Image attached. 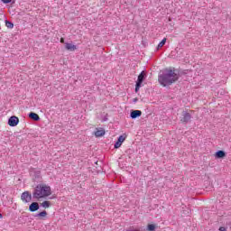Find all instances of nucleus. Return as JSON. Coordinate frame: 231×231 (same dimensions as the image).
Here are the masks:
<instances>
[{
  "instance_id": "nucleus-9",
  "label": "nucleus",
  "mask_w": 231,
  "mask_h": 231,
  "mask_svg": "<svg viewBox=\"0 0 231 231\" xmlns=\"http://www.w3.org/2000/svg\"><path fill=\"white\" fill-rule=\"evenodd\" d=\"M94 134L96 138H100L106 134V130L104 128H97V130L94 132Z\"/></svg>"
},
{
  "instance_id": "nucleus-2",
  "label": "nucleus",
  "mask_w": 231,
  "mask_h": 231,
  "mask_svg": "<svg viewBox=\"0 0 231 231\" xmlns=\"http://www.w3.org/2000/svg\"><path fill=\"white\" fill-rule=\"evenodd\" d=\"M48 196H51V187L44 183H41L34 188L32 192L33 199L39 200L44 198H48Z\"/></svg>"
},
{
  "instance_id": "nucleus-22",
  "label": "nucleus",
  "mask_w": 231,
  "mask_h": 231,
  "mask_svg": "<svg viewBox=\"0 0 231 231\" xmlns=\"http://www.w3.org/2000/svg\"><path fill=\"white\" fill-rule=\"evenodd\" d=\"M218 230H219V231H226V227H225V226H220Z\"/></svg>"
},
{
  "instance_id": "nucleus-11",
  "label": "nucleus",
  "mask_w": 231,
  "mask_h": 231,
  "mask_svg": "<svg viewBox=\"0 0 231 231\" xmlns=\"http://www.w3.org/2000/svg\"><path fill=\"white\" fill-rule=\"evenodd\" d=\"M29 118H31V120H33L34 122H39V120H41V117L35 112L29 113Z\"/></svg>"
},
{
  "instance_id": "nucleus-13",
  "label": "nucleus",
  "mask_w": 231,
  "mask_h": 231,
  "mask_svg": "<svg viewBox=\"0 0 231 231\" xmlns=\"http://www.w3.org/2000/svg\"><path fill=\"white\" fill-rule=\"evenodd\" d=\"M65 48L68 51H75V50H77V45H74L73 43H65Z\"/></svg>"
},
{
  "instance_id": "nucleus-4",
  "label": "nucleus",
  "mask_w": 231,
  "mask_h": 231,
  "mask_svg": "<svg viewBox=\"0 0 231 231\" xmlns=\"http://www.w3.org/2000/svg\"><path fill=\"white\" fill-rule=\"evenodd\" d=\"M21 199L23 203H30L32 201V193L30 191H24L21 195Z\"/></svg>"
},
{
  "instance_id": "nucleus-3",
  "label": "nucleus",
  "mask_w": 231,
  "mask_h": 231,
  "mask_svg": "<svg viewBox=\"0 0 231 231\" xmlns=\"http://www.w3.org/2000/svg\"><path fill=\"white\" fill-rule=\"evenodd\" d=\"M191 118H192V116L190 115V113H189L187 111H183L182 117L180 118V122H182V124H189V122H190Z\"/></svg>"
},
{
  "instance_id": "nucleus-7",
  "label": "nucleus",
  "mask_w": 231,
  "mask_h": 231,
  "mask_svg": "<svg viewBox=\"0 0 231 231\" xmlns=\"http://www.w3.org/2000/svg\"><path fill=\"white\" fill-rule=\"evenodd\" d=\"M147 78V74H145V71H142L139 75H138V78H137V81L136 83L137 84H143V80H145V79Z\"/></svg>"
},
{
  "instance_id": "nucleus-12",
  "label": "nucleus",
  "mask_w": 231,
  "mask_h": 231,
  "mask_svg": "<svg viewBox=\"0 0 231 231\" xmlns=\"http://www.w3.org/2000/svg\"><path fill=\"white\" fill-rule=\"evenodd\" d=\"M225 156H226V152H225V151H223V150H218L215 153V157L217 159H223V158H225Z\"/></svg>"
},
{
  "instance_id": "nucleus-14",
  "label": "nucleus",
  "mask_w": 231,
  "mask_h": 231,
  "mask_svg": "<svg viewBox=\"0 0 231 231\" xmlns=\"http://www.w3.org/2000/svg\"><path fill=\"white\" fill-rule=\"evenodd\" d=\"M41 207L43 208H50V207H51V202L44 200L42 203H41Z\"/></svg>"
},
{
  "instance_id": "nucleus-6",
  "label": "nucleus",
  "mask_w": 231,
  "mask_h": 231,
  "mask_svg": "<svg viewBox=\"0 0 231 231\" xmlns=\"http://www.w3.org/2000/svg\"><path fill=\"white\" fill-rule=\"evenodd\" d=\"M125 138H127V135H125V134L120 135L117 138V141L116 142V143L114 144L115 149H120V147H122V143H124V142H125Z\"/></svg>"
},
{
  "instance_id": "nucleus-20",
  "label": "nucleus",
  "mask_w": 231,
  "mask_h": 231,
  "mask_svg": "<svg viewBox=\"0 0 231 231\" xmlns=\"http://www.w3.org/2000/svg\"><path fill=\"white\" fill-rule=\"evenodd\" d=\"M2 3H4V5H10V3H12L13 0H0Z\"/></svg>"
},
{
  "instance_id": "nucleus-18",
  "label": "nucleus",
  "mask_w": 231,
  "mask_h": 231,
  "mask_svg": "<svg viewBox=\"0 0 231 231\" xmlns=\"http://www.w3.org/2000/svg\"><path fill=\"white\" fill-rule=\"evenodd\" d=\"M5 26H6L7 28L12 29V28H14V23H12V22L6 20V21H5Z\"/></svg>"
},
{
  "instance_id": "nucleus-1",
  "label": "nucleus",
  "mask_w": 231,
  "mask_h": 231,
  "mask_svg": "<svg viewBox=\"0 0 231 231\" xmlns=\"http://www.w3.org/2000/svg\"><path fill=\"white\" fill-rule=\"evenodd\" d=\"M180 79V74L176 73V69H166L158 76V82L163 88L167 86H172L174 82Z\"/></svg>"
},
{
  "instance_id": "nucleus-23",
  "label": "nucleus",
  "mask_w": 231,
  "mask_h": 231,
  "mask_svg": "<svg viewBox=\"0 0 231 231\" xmlns=\"http://www.w3.org/2000/svg\"><path fill=\"white\" fill-rule=\"evenodd\" d=\"M133 102H134V104H136V102H138V97L134 98V99H133Z\"/></svg>"
},
{
  "instance_id": "nucleus-5",
  "label": "nucleus",
  "mask_w": 231,
  "mask_h": 231,
  "mask_svg": "<svg viewBox=\"0 0 231 231\" xmlns=\"http://www.w3.org/2000/svg\"><path fill=\"white\" fill-rule=\"evenodd\" d=\"M8 125H10V127H16V125H19V117L15 116L9 117Z\"/></svg>"
},
{
  "instance_id": "nucleus-8",
  "label": "nucleus",
  "mask_w": 231,
  "mask_h": 231,
  "mask_svg": "<svg viewBox=\"0 0 231 231\" xmlns=\"http://www.w3.org/2000/svg\"><path fill=\"white\" fill-rule=\"evenodd\" d=\"M142 116V112L140 110H132L130 113V118L135 120V118H140Z\"/></svg>"
},
{
  "instance_id": "nucleus-26",
  "label": "nucleus",
  "mask_w": 231,
  "mask_h": 231,
  "mask_svg": "<svg viewBox=\"0 0 231 231\" xmlns=\"http://www.w3.org/2000/svg\"><path fill=\"white\" fill-rule=\"evenodd\" d=\"M0 219H3V214L0 213Z\"/></svg>"
},
{
  "instance_id": "nucleus-24",
  "label": "nucleus",
  "mask_w": 231,
  "mask_h": 231,
  "mask_svg": "<svg viewBox=\"0 0 231 231\" xmlns=\"http://www.w3.org/2000/svg\"><path fill=\"white\" fill-rule=\"evenodd\" d=\"M60 42L64 43V38H60Z\"/></svg>"
},
{
  "instance_id": "nucleus-17",
  "label": "nucleus",
  "mask_w": 231,
  "mask_h": 231,
  "mask_svg": "<svg viewBox=\"0 0 231 231\" xmlns=\"http://www.w3.org/2000/svg\"><path fill=\"white\" fill-rule=\"evenodd\" d=\"M147 231H155L156 230V225L154 224H149L146 228Z\"/></svg>"
},
{
  "instance_id": "nucleus-15",
  "label": "nucleus",
  "mask_w": 231,
  "mask_h": 231,
  "mask_svg": "<svg viewBox=\"0 0 231 231\" xmlns=\"http://www.w3.org/2000/svg\"><path fill=\"white\" fill-rule=\"evenodd\" d=\"M48 216V212L46 210H43L34 216V217H46Z\"/></svg>"
},
{
  "instance_id": "nucleus-21",
  "label": "nucleus",
  "mask_w": 231,
  "mask_h": 231,
  "mask_svg": "<svg viewBox=\"0 0 231 231\" xmlns=\"http://www.w3.org/2000/svg\"><path fill=\"white\" fill-rule=\"evenodd\" d=\"M35 178H41V171H37L35 173Z\"/></svg>"
},
{
  "instance_id": "nucleus-16",
  "label": "nucleus",
  "mask_w": 231,
  "mask_h": 231,
  "mask_svg": "<svg viewBox=\"0 0 231 231\" xmlns=\"http://www.w3.org/2000/svg\"><path fill=\"white\" fill-rule=\"evenodd\" d=\"M165 42H167V38L162 40V42L157 46V50H160V48H163V46H165Z\"/></svg>"
},
{
  "instance_id": "nucleus-10",
  "label": "nucleus",
  "mask_w": 231,
  "mask_h": 231,
  "mask_svg": "<svg viewBox=\"0 0 231 231\" xmlns=\"http://www.w3.org/2000/svg\"><path fill=\"white\" fill-rule=\"evenodd\" d=\"M39 208H40V206H39L38 202H32L29 206V211L30 212H37V210H39Z\"/></svg>"
},
{
  "instance_id": "nucleus-25",
  "label": "nucleus",
  "mask_w": 231,
  "mask_h": 231,
  "mask_svg": "<svg viewBox=\"0 0 231 231\" xmlns=\"http://www.w3.org/2000/svg\"><path fill=\"white\" fill-rule=\"evenodd\" d=\"M106 120H107V117H105V118L103 119L104 122H106Z\"/></svg>"
},
{
  "instance_id": "nucleus-19",
  "label": "nucleus",
  "mask_w": 231,
  "mask_h": 231,
  "mask_svg": "<svg viewBox=\"0 0 231 231\" xmlns=\"http://www.w3.org/2000/svg\"><path fill=\"white\" fill-rule=\"evenodd\" d=\"M141 88H142V85L140 83H135V93H138Z\"/></svg>"
}]
</instances>
